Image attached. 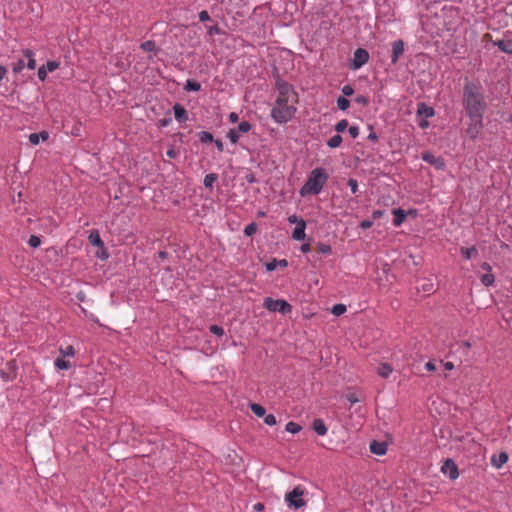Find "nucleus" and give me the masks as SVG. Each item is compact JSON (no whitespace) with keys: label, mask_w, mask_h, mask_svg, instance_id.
<instances>
[{"label":"nucleus","mask_w":512,"mask_h":512,"mask_svg":"<svg viewBox=\"0 0 512 512\" xmlns=\"http://www.w3.org/2000/svg\"><path fill=\"white\" fill-rule=\"evenodd\" d=\"M462 107L467 118L465 134L469 139L475 140L484 127V116L488 109L484 88L480 82L465 78Z\"/></svg>","instance_id":"f257e3e1"},{"label":"nucleus","mask_w":512,"mask_h":512,"mask_svg":"<svg viewBox=\"0 0 512 512\" xmlns=\"http://www.w3.org/2000/svg\"><path fill=\"white\" fill-rule=\"evenodd\" d=\"M329 175L325 168L317 167L313 169L304 185L300 188L299 194L301 197H307L310 195H318L323 187L325 186Z\"/></svg>","instance_id":"f03ea898"},{"label":"nucleus","mask_w":512,"mask_h":512,"mask_svg":"<svg viewBox=\"0 0 512 512\" xmlns=\"http://www.w3.org/2000/svg\"><path fill=\"white\" fill-rule=\"evenodd\" d=\"M295 113L294 106H290V108L272 107L270 116L275 123L286 124L294 118Z\"/></svg>","instance_id":"7ed1b4c3"},{"label":"nucleus","mask_w":512,"mask_h":512,"mask_svg":"<svg viewBox=\"0 0 512 512\" xmlns=\"http://www.w3.org/2000/svg\"><path fill=\"white\" fill-rule=\"evenodd\" d=\"M303 495L304 490L301 486H296L292 491L285 494V502L289 508H293L295 510L301 509L306 505Z\"/></svg>","instance_id":"20e7f679"},{"label":"nucleus","mask_w":512,"mask_h":512,"mask_svg":"<svg viewBox=\"0 0 512 512\" xmlns=\"http://www.w3.org/2000/svg\"><path fill=\"white\" fill-rule=\"evenodd\" d=\"M263 307L271 312H280L287 314L292 311V306L284 299H273L272 297H266L263 301Z\"/></svg>","instance_id":"39448f33"},{"label":"nucleus","mask_w":512,"mask_h":512,"mask_svg":"<svg viewBox=\"0 0 512 512\" xmlns=\"http://www.w3.org/2000/svg\"><path fill=\"white\" fill-rule=\"evenodd\" d=\"M17 375H18V365H17L16 360H14V359L7 361L4 365V367H2L0 369V378L4 382H11V381L15 380Z\"/></svg>","instance_id":"423d86ee"},{"label":"nucleus","mask_w":512,"mask_h":512,"mask_svg":"<svg viewBox=\"0 0 512 512\" xmlns=\"http://www.w3.org/2000/svg\"><path fill=\"white\" fill-rule=\"evenodd\" d=\"M369 53L364 48H357L349 65L351 70H358L369 61Z\"/></svg>","instance_id":"0eeeda50"},{"label":"nucleus","mask_w":512,"mask_h":512,"mask_svg":"<svg viewBox=\"0 0 512 512\" xmlns=\"http://www.w3.org/2000/svg\"><path fill=\"white\" fill-rule=\"evenodd\" d=\"M422 160L432 166H434L437 170H444L445 161L442 157H437L433 153L426 151L422 154Z\"/></svg>","instance_id":"6e6552de"},{"label":"nucleus","mask_w":512,"mask_h":512,"mask_svg":"<svg viewBox=\"0 0 512 512\" xmlns=\"http://www.w3.org/2000/svg\"><path fill=\"white\" fill-rule=\"evenodd\" d=\"M275 87L278 91V96H289L290 92L293 91V86L279 75L275 76Z\"/></svg>","instance_id":"1a4fd4ad"},{"label":"nucleus","mask_w":512,"mask_h":512,"mask_svg":"<svg viewBox=\"0 0 512 512\" xmlns=\"http://www.w3.org/2000/svg\"><path fill=\"white\" fill-rule=\"evenodd\" d=\"M481 268L486 271V273L480 277L481 283L486 287L492 286L495 282V277L492 273L491 265L488 262H483Z\"/></svg>","instance_id":"9d476101"},{"label":"nucleus","mask_w":512,"mask_h":512,"mask_svg":"<svg viewBox=\"0 0 512 512\" xmlns=\"http://www.w3.org/2000/svg\"><path fill=\"white\" fill-rule=\"evenodd\" d=\"M441 470L444 474H447L451 480H455L459 476L458 467L451 459H447L444 462Z\"/></svg>","instance_id":"9b49d317"},{"label":"nucleus","mask_w":512,"mask_h":512,"mask_svg":"<svg viewBox=\"0 0 512 512\" xmlns=\"http://www.w3.org/2000/svg\"><path fill=\"white\" fill-rule=\"evenodd\" d=\"M404 41L403 40H395L392 43V54H391V63L396 64L401 55L404 53Z\"/></svg>","instance_id":"f8f14e48"},{"label":"nucleus","mask_w":512,"mask_h":512,"mask_svg":"<svg viewBox=\"0 0 512 512\" xmlns=\"http://www.w3.org/2000/svg\"><path fill=\"white\" fill-rule=\"evenodd\" d=\"M492 45L506 54L512 55V39H497L492 41Z\"/></svg>","instance_id":"ddd939ff"},{"label":"nucleus","mask_w":512,"mask_h":512,"mask_svg":"<svg viewBox=\"0 0 512 512\" xmlns=\"http://www.w3.org/2000/svg\"><path fill=\"white\" fill-rule=\"evenodd\" d=\"M508 458V454L502 451L498 454H493L491 456L490 462L493 467L500 469L504 464L507 463Z\"/></svg>","instance_id":"4468645a"},{"label":"nucleus","mask_w":512,"mask_h":512,"mask_svg":"<svg viewBox=\"0 0 512 512\" xmlns=\"http://www.w3.org/2000/svg\"><path fill=\"white\" fill-rule=\"evenodd\" d=\"M175 119L180 123H185L188 120L187 110L179 103L173 106Z\"/></svg>","instance_id":"2eb2a0df"},{"label":"nucleus","mask_w":512,"mask_h":512,"mask_svg":"<svg viewBox=\"0 0 512 512\" xmlns=\"http://www.w3.org/2000/svg\"><path fill=\"white\" fill-rule=\"evenodd\" d=\"M392 214H393V225L395 227L401 226L407 217L406 211L401 208L393 209Z\"/></svg>","instance_id":"dca6fc26"},{"label":"nucleus","mask_w":512,"mask_h":512,"mask_svg":"<svg viewBox=\"0 0 512 512\" xmlns=\"http://www.w3.org/2000/svg\"><path fill=\"white\" fill-rule=\"evenodd\" d=\"M306 222L301 220L292 232V238L295 241H302L305 239Z\"/></svg>","instance_id":"f3484780"},{"label":"nucleus","mask_w":512,"mask_h":512,"mask_svg":"<svg viewBox=\"0 0 512 512\" xmlns=\"http://www.w3.org/2000/svg\"><path fill=\"white\" fill-rule=\"evenodd\" d=\"M370 451L375 455L382 456L387 452V444L385 442L373 440L370 443Z\"/></svg>","instance_id":"a211bd4d"},{"label":"nucleus","mask_w":512,"mask_h":512,"mask_svg":"<svg viewBox=\"0 0 512 512\" xmlns=\"http://www.w3.org/2000/svg\"><path fill=\"white\" fill-rule=\"evenodd\" d=\"M312 429L319 436H324L327 434L328 428L321 418H316L312 422Z\"/></svg>","instance_id":"6ab92c4d"},{"label":"nucleus","mask_w":512,"mask_h":512,"mask_svg":"<svg viewBox=\"0 0 512 512\" xmlns=\"http://www.w3.org/2000/svg\"><path fill=\"white\" fill-rule=\"evenodd\" d=\"M417 114L424 115L426 118H431L435 115V109L428 106L426 103L421 102L417 105Z\"/></svg>","instance_id":"aec40b11"},{"label":"nucleus","mask_w":512,"mask_h":512,"mask_svg":"<svg viewBox=\"0 0 512 512\" xmlns=\"http://www.w3.org/2000/svg\"><path fill=\"white\" fill-rule=\"evenodd\" d=\"M49 138V134L46 131L40 133H31L29 135V141L32 145H38L40 140L46 141Z\"/></svg>","instance_id":"412c9836"},{"label":"nucleus","mask_w":512,"mask_h":512,"mask_svg":"<svg viewBox=\"0 0 512 512\" xmlns=\"http://www.w3.org/2000/svg\"><path fill=\"white\" fill-rule=\"evenodd\" d=\"M89 239V242L92 246H96V247H99V248H103L104 247V242L102 241L101 237H100V234L97 230H93L90 232V235L88 237Z\"/></svg>","instance_id":"4be33fe9"},{"label":"nucleus","mask_w":512,"mask_h":512,"mask_svg":"<svg viewBox=\"0 0 512 512\" xmlns=\"http://www.w3.org/2000/svg\"><path fill=\"white\" fill-rule=\"evenodd\" d=\"M392 371L393 369L388 363H382L377 369L378 375L382 378H388Z\"/></svg>","instance_id":"5701e85b"},{"label":"nucleus","mask_w":512,"mask_h":512,"mask_svg":"<svg viewBox=\"0 0 512 512\" xmlns=\"http://www.w3.org/2000/svg\"><path fill=\"white\" fill-rule=\"evenodd\" d=\"M460 252L465 260H469L472 258L473 255L477 254V249L475 246L461 247Z\"/></svg>","instance_id":"b1692460"},{"label":"nucleus","mask_w":512,"mask_h":512,"mask_svg":"<svg viewBox=\"0 0 512 512\" xmlns=\"http://www.w3.org/2000/svg\"><path fill=\"white\" fill-rule=\"evenodd\" d=\"M342 141V136L340 134H335L327 141V146L332 149L338 148L341 145Z\"/></svg>","instance_id":"393cba45"},{"label":"nucleus","mask_w":512,"mask_h":512,"mask_svg":"<svg viewBox=\"0 0 512 512\" xmlns=\"http://www.w3.org/2000/svg\"><path fill=\"white\" fill-rule=\"evenodd\" d=\"M184 89L186 91H199L201 89V84L193 79H188L185 83Z\"/></svg>","instance_id":"a878e982"},{"label":"nucleus","mask_w":512,"mask_h":512,"mask_svg":"<svg viewBox=\"0 0 512 512\" xmlns=\"http://www.w3.org/2000/svg\"><path fill=\"white\" fill-rule=\"evenodd\" d=\"M250 409L258 417H263L266 414V409L262 405L257 403H251Z\"/></svg>","instance_id":"bb28decb"},{"label":"nucleus","mask_w":512,"mask_h":512,"mask_svg":"<svg viewBox=\"0 0 512 512\" xmlns=\"http://www.w3.org/2000/svg\"><path fill=\"white\" fill-rule=\"evenodd\" d=\"M198 139L201 143H211L214 141L212 133L208 131H201L198 133Z\"/></svg>","instance_id":"cd10ccee"},{"label":"nucleus","mask_w":512,"mask_h":512,"mask_svg":"<svg viewBox=\"0 0 512 512\" xmlns=\"http://www.w3.org/2000/svg\"><path fill=\"white\" fill-rule=\"evenodd\" d=\"M217 179H218V175L215 173H210V174L205 175L204 182H203L204 186L206 188H212Z\"/></svg>","instance_id":"c85d7f7f"},{"label":"nucleus","mask_w":512,"mask_h":512,"mask_svg":"<svg viewBox=\"0 0 512 512\" xmlns=\"http://www.w3.org/2000/svg\"><path fill=\"white\" fill-rule=\"evenodd\" d=\"M288 102L289 96H278L273 107L290 108L291 105H289Z\"/></svg>","instance_id":"c756f323"},{"label":"nucleus","mask_w":512,"mask_h":512,"mask_svg":"<svg viewBox=\"0 0 512 512\" xmlns=\"http://www.w3.org/2000/svg\"><path fill=\"white\" fill-rule=\"evenodd\" d=\"M285 430L289 433L296 434L302 430V427L296 422L289 421L285 426Z\"/></svg>","instance_id":"7c9ffc66"},{"label":"nucleus","mask_w":512,"mask_h":512,"mask_svg":"<svg viewBox=\"0 0 512 512\" xmlns=\"http://www.w3.org/2000/svg\"><path fill=\"white\" fill-rule=\"evenodd\" d=\"M317 250L324 255H328L332 253V247L331 245L324 243V242H318L316 245Z\"/></svg>","instance_id":"2f4dec72"},{"label":"nucleus","mask_w":512,"mask_h":512,"mask_svg":"<svg viewBox=\"0 0 512 512\" xmlns=\"http://www.w3.org/2000/svg\"><path fill=\"white\" fill-rule=\"evenodd\" d=\"M349 106H350V101L346 97H344V96L338 97L337 107L339 110L345 111L349 108Z\"/></svg>","instance_id":"473e14b6"},{"label":"nucleus","mask_w":512,"mask_h":512,"mask_svg":"<svg viewBox=\"0 0 512 512\" xmlns=\"http://www.w3.org/2000/svg\"><path fill=\"white\" fill-rule=\"evenodd\" d=\"M140 48L145 52H153L156 49V44L153 40H147L141 43Z\"/></svg>","instance_id":"72a5a7b5"},{"label":"nucleus","mask_w":512,"mask_h":512,"mask_svg":"<svg viewBox=\"0 0 512 512\" xmlns=\"http://www.w3.org/2000/svg\"><path fill=\"white\" fill-rule=\"evenodd\" d=\"M227 137L232 144H236L239 141L240 135L239 132L235 128H233L228 131Z\"/></svg>","instance_id":"f704fd0d"},{"label":"nucleus","mask_w":512,"mask_h":512,"mask_svg":"<svg viewBox=\"0 0 512 512\" xmlns=\"http://www.w3.org/2000/svg\"><path fill=\"white\" fill-rule=\"evenodd\" d=\"M258 226L257 223L251 222L244 228V234L246 236H252L257 232Z\"/></svg>","instance_id":"c9c22d12"},{"label":"nucleus","mask_w":512,"mask_h":512,"mask_svg":"<svg viewBox=\"0 0 512 512\" xmlns=\"http://www.w3.org/2000/svg\"><path fill=\"white\" fill-rule=\"evenodd\" d=\"M59 351L63 357H73L75 355V349L72 345H68L65 348L60 347Z\"/></svg>","instance_id":"e433bc0d"},{"label":"nucleus","mask_w":512,"mask_h":512,"mask_svg":"<svg viewBox=\"0 0 512 512\" xmlns=\"http://www.w3.org/2000/svg\"><path fill=\"white\" fill-rule=\"evenodd\" d=\"M347 127H348V121L346 119H342L335 124L334 129L338 134H340V133L344 132Z\"/></svg>","instance_id":"4c0bfd02"},{"label":"nucleus","mask_w":512,"mask_h":512,"mask_svg":"<svg viewBox=\"0 0 512 512\" xmlns=\"http://www.w3.org/2000/svg\"><path fill=\"white\" fill-rule=\"evenodd\" d=\"M252 128V125L250 124V122L248 121H242L239 123L238 127L236 128V130L239 132V133H247L251 130Z\"/></svg>","instance_id":"58836bf2"},{"label":"nucleus","mask_w":512,"mask_h":512,"mask_svg":"<svg viewBox=\"0 0 512 512\" xmlns=\"http://www.w3.org/2000/svg\"><path fill=\"white\" fill-rule=\"evenodd\" d=\"M331 311L335 316H340L346 312V306L341 303L335 304Z\"/></svg>","instance_id":"ea45409f"},{"label":"nucleus","mask_w":512,"mask_h":512,"mask_svg":"<svg viewBox=\"0 0 512 512\" xmlns=\"http://www.w3.org/2000/svg\"><path fill=\"white\" fill-rule=\"evenodd\" d=\"M54 365L59 370L68 369L70 366L69 362L64 360L63 358H57L54 362Z\"/></svg>","instance_id":"a19ab883"},{"label":"nucleus","mask_w":512,"mask_h":512,"mask_svg":"<svg viewBox=\"0 0 512 512\" xmlns=\"http://www.w3.org/2000/svg\"><path fill=\"white\" fill-rule=\"evenodd\" d=\"M209 331L219 337H222L225 334L223 327L216 324L211 325L209 327Z\"/></svg>","instance_id":"79ce46f5"},{"label":"nucleus","mask_w":512,"mask_h":512,"mask_svg":"<svg viewBox=\"0 0 512 512\" xmlns=\"http://www.w3.org/2000/svg\"><path fill=\"white\" fill-rule=\"evenodd\" d=\"M28 244L32 248H38L41 244V239L37 235H31L28 240Z\"/></svg>","instance_id":"37998d69"},{"label":"nucleus","mask_w":512,"mask_h":512,"mask_svg":"<svg viewBox=\"0 0 512 512\" xmlns=\"http://www.w3.org/2000/svg\"><path fill=\"white\" fill-rule=\"evenodd\" d=\"M44 68L48 71V72H53L55 71L56 69L59 68L60 66V63L57 62V61H47L46 64L43 65Z\"/></svg>","instance_id":"c03bdc74"},{"label":"nucleus","mask_w":512,"mask_h":512,"mask_svg":"<svg viewBox=\"0 0 512 512\" xmlns=\"http://www.w3.org/2000/svg\"><path fill=\"white\" fill-rule=\"evenodd\" d=\"M25 67V62L23 59H19L16 63L13 64L12 70L14 73H20Z\"/></svg>","instance_id":"a18cd8bd"},{"label":"nucleus","mask_w":512,"mask_h":512,"mask_svg":"<svg viewBox=\"0 0 512 512\" xmlns=\"http://www.w3.org/2000/svg\"><path fill=\"white\" fill-rule=\"evenodd\" d=\"M264 423L269 426H274L277 423L276 417L273 414H265Z\"/></svg>","instance_id":"49530a36"},{"label":"nucleus","mask_w":512,"mask_h":512,"mask_svg":"<svg viewBox=\"0 0 512 512\" xmlns=\"http://www.w3.org/2000/svg\"><path fill=\"white\" fill-rule=\"evenodd\" d=\"M348 186H349L352 194H357V192H358V182H357L356 179L350 178L348 180Z\"/></svg>","instance_id":"de8ad7c7"},{"label":"nucleus","mask_w":512,"mask_h":512,"mask_svg":"<svg viewBox=\"0 0 512 512\" xmlns=\"http://www.w3.org/2000/svg\"><path fill=\"white\" fill-rule=\"evenodd\" d=\"M355 102L357 104L366 106L369 103V99L365 95H357L356 98H355Z\"/></svg>","instance_id":"09e8293b"},{"label":"nucleus","mask_w":512,"mask_h":512,"mask_svg":"<svg viewBox=\"0 0 512 512\" xmlns=\"http://www.w3.org/2000/svg\"><path fill=\"white\" fill-rule=\"evenodd\" d=\"M47 73H48V71L44 68V66L43 65L40 66L38 68V73H37L39 80L45 81L47 78Z\"/></svg>","instance_id":"8fccbe9b"},{"label":"nucleus","mask_w":512,"mask_h":512,"mask_svg":"<svg viewBox=\"0 0 512 512\" xmlns=\"http://www.w3.org/2000/svg\"><path fill=\"white\" fill-rule=\"evenodd\" d=\"M373 226V220L364 219L361 221L359 227L363 230H367Z\"/></svg>","instance_id":"3c124183"},{"label":"nucleus","mask_w":512,"mask_h":512,"mask_svg":"<svg viewBox=\"0 0 512 512\" xmlns=\"http://www.w3.org/2000/svg\"><path fill=\"white\" fill-rule=\"evenodd\" d=\"M348 132L352 138H356L359 135V127L357 125H352L349 127Z\"/></svg>","instance_id":"603ef678"},{"label":"nucleus","mask_w":512,"mask_h":512,"mask_svg":"<svg viewBox=\"0 0 512 512\" xmlns=\"http://www.w3.org/2000/svg\"><path fill=\"white\" fill-rule=\"evenodd\" d=\"M198 17L200 22H206L210 20L209 13L206 10L200 11Z\"/></svg>","instance_id":"864d4df0"},{"label":"nucleus","mask_w":512,"mask_h":512,"mask_svg":"<svg viewBox=\"0 0 512 512\" xmlns=\"http://www.w3.org/2000/svg\"><path fill=\"white\" fill-rule=\"evenodd\" d=\"M267 271H273L277 268V259H272L271 261L265 264Z\"/></svg>","instance_id":"5fc2aeb1"},{"label":"nucleus","mask_w":512,"mask_h":512,"mask_svg":"<svg viewBox=\"0 0 512 512\" xmlns=\"http://www.w3.org/2000/svg\"><path fill=\"white\" fill-rule=\"evenodd\" d=\"M342 93L345 96H351L354 93V89L351 85H345L342 87Z\"/></svg>","instance_id":"6e6d98bb"},{"label":"nucleus","mask_w":512,"mask_h":512,"mask_svg":"<svg viewBox=\"0 0 512 512\" xmlns=\"http://www.w3.org/2000/svg\"><path fill=\"white\" fill-rule=\"evenodd\" d=\"M209 35H218L221 33V30L218 25L210 26L207 30Z\"/></svg>","instance_id":"4d7b16f0"},{"label":"nucleus","mask_w":512,"mask_h":512,"mask_svg":"<svg viewBox=\"0 0 512 512\" xmlns=\"http://www.w3.org/2000/svg\"><path fill=\"white\" fill-rule=\"evenodd\" d=\"M166 155L169 158L174 159L178 156V152L176 151V149L173 146H170L169 149L166 151Z\"/></svg>","instance_id":"13d9d810"},{"label":"nucleus","mask_w":512,"mask_h":512,"mask_svg":"<svg viewBox=\"0 0 512 512\" xmlns=\"http://www.w3.org/2000/svg\"><path fill=\"white\" fill-rule=\"evenodd\" d=\"M287 220H288V222H289L290 224H296V226H297V225H298V223H299L301 220H303V219H302V218H298V216H297L296 214H293V215H290V216L288 217V219H287Z\"/></svg>","instance_id":"bf43d9fd"},{"label":"nucleus","mask_w":512,"mask_h":512,"mask_svg":"<svg viewBox=\"0 0 512 512\" xmlns=\"http://www.w3.org/2000/svg\"><path fill=\"white\" fill-rule=\"evenodd\" d=\"M385 212L383 210H374L372 212V219L377 220L384 216Z\"/></svg>","instance_id":"052dcab7"},{"label":"nucleus","mask_w":512,"mask_h":512,"mask_svg":"<svg viewBox=\"0 0 512 512\" xmlns=\"http://www.w3.org/2000/svg\"><path fill=\"white\" fill-rule=\"evenodd\" d=\"M421 290L423 292L430 293L433 290V284L432 283H425L422 285Z\"/></svg>","instance_id":"680f3d73"},{"label":"nucleus","mask_w":512,"mask_h":512,"mask_svg":"<svg viewBox=\"0 0 512 512\" xmlns=\"http://www.w3.org/2000/svg\"><path fill=\"white\" fill-rule=\"evenodd\" d=\"M23 55L29 60L34 58L35 54L34 51L31 49H25L23 50Z\"/></svg>","instance_id":"e2e57ef3"},{"label":"nucleus","mask_w":512,"mask_h":512,"mask_svg":"<svg viewBox=\"0 0 512 512\" xmlns=\"http://www.w3.org/2000/svg\"><path fill=\"white\" fill-rule=\"evenodd\" d=\"M213 142L215 143L216 148H217V150L219 152H223L224 151V144H223V142L220 139H216V140L214 139Z\"/></svg>","instance_id":"0e129e2a"},{"label":"nucleus","mask_w":512,"mask_h":512,"mask_svg":"<svg viewBox=\"0 0 512 512\" xmlns=\"http://www.w3.org/2000/svg\"><path fill=\"white\" fill-rule=\"evenodd\" d=\"M228 119L231 123H236L239 119V116L236 112H231L229 115H228Z\"/></svg>","instance_id":"69168bd1"},{"label":"nucleus","mask_w":512,"mask_h":512,"mask_svg":"<svg viewBox=\"0 0 512 512\" xmlns=\"http://www.w3.org/2000/svg\"><path fill=\"white\" fill-rule=\"evenodd\" d=\"M425 369H426L427 371H430V372L435 371V370H436V365L434 364V362H433V361H428V362L425 364Z\"/></svg>","instance_id":"338daca9"},{"label":"nucleus","mask_w":512,"mask_h":512,"mask_svg":"<svg viewBox=\"0 0 512 512\" xmlns=\"http://www.w3.org/2000/svg\"><path fill=\"white\" fill-rule=\"evenodd\" d=\"M264 509V504L261 502H257L253 505L254 512H261Z\"/></svg>","instance_id":"774afa93"}]
</instances>
